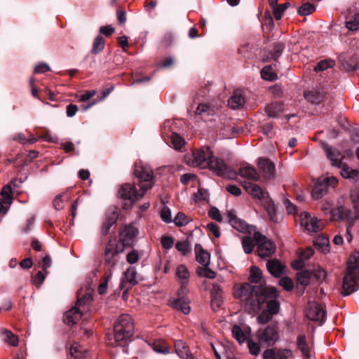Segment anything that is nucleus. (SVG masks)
Segmentation results:
<instances>
[{"mask_svg": "<svg viewBox=\"0 0 359 359\" xmlns=\"http://www.w3.org/2000/svg\"><path fill=\"white\" fill-rule=\"evenodd\" d=\"M265 295L274 297L276 289L274 287H261L245 283L234 292L235 298L240 300L242 305L249 313L259 311L265 302Z\"/></svg>", "mask_w": 359, "mask_h": 359, "instance_id": "nucleus-1", "label": "nucleus"}, {"mask_svg": "<svg viewBox=\"0 0 359 359\" xmlns=\"http://www.w3.org/2000/svg\"><path fill=\"white\" fill-rule=\"evenodd\" d=\"M135 175L138 179L137 186L133 184H124L121 187L119 194L123 199L135 202L140 200L148 189H151L154 185L153 170L147 166L141 163H136Z\"/></svg>", "mask_w": 359, "mask_h": 359, "instance_id": "nucleus-2", "label": "nucleus"}, {"mask_svg": "<svg viewBox=\"0 0 359 359\" xmlns=\"http://www.w3.org/2000/svg\"><path fill=\"white\" fill-rule=\"evenodd\" d=\"M187 164L201 169L209 168L219 176L228 175V168L223 160L215 157L208 147H203L187 156Z\"/></svg>", "mask_w": 359, "mask_h": 359, "instance_id": "nucleus-3", "label": "nucleus"}, {"mask_svg": "<svg viewBox=\"0 0 359 359\" xmlns=\"http://www.w3.org/2000/svg\"><path fill=\"white\" fill-rule=\"evenodd\" d=\"M134 324L128 314L121 315L114 325V334L107 337V344L112 347L123 346L133 334Z\"/></svg>", "mask_w": 359, "mask_h": 359, "instance_id": "nucleus-4", "label": "nucleus"}, {"mask_svg": "<svg viewBox=\"0 0 359 359\" xmlns=\"http://www.w3.org/2000/svg\"><path fill=\"white\" fill-rule=\"evenodd\" d=\"M241 184L249 194L263 203L271 220L274 221L276 210L274 204L269 198V193L264 191L259 186L252 182L244 181Z\"/></svg>", "mask_w": 359, "mask_h": 359, "instance_id": "nucleus-5", "label": "nucleus"}, {"mask_svg": "<svg viewBox=\"0 0 359 359\" xmlns=\"http://www.w3.org/2000/svg\"><path fill=\"white\" fill-rule=\"evenodd\" d=\"M332 202L325 201L320 207V210L324 215L328 216L330 220H351L353 219L351 210L342 206H338L334 208Z\"/></svg>", "mask_w": 359, "mask_h": 359, "instance_id": "nucleus-6", "label": "nucleus"}, {"mask_svg": "<svg viewBox=\"0 0 359 359\" xmlns=\"http://www.w3.org/2000/svg\"><path fill=\"white\" fill-rule=\"evenodd\" d=\"M359 288V271L356 266H347L343 280L341 294L347 296Z\"/></svg>", "mask_w": 359, "mask_h": 359, "instance_id": "nucleus-7", "label": "nucleus"}, {"mask_svg": "<svg viewBox=\"0 0 359 359\" xmlns=\"http://www.w3.org/2000/svg\"><path fill=\"white\" fill-rule=\"evenodd\" d=\"M256 337L261 346H271L279 339L278 327L276 325H267L257 332Z\"/></svg>", "mask_w": 359, "mask_h": 359, "instance_id": "nucleus-8", "label": "nucleus"}, {"mask_svg": "<svg viewBox=\"0 0 359 359\" xmlns=\"http://www.w3.org/2000/svg\"><path fill=\"white\" fill-rule=\"evenodd\" d=\"M338 183L334 177L319 179L314 185L311 196L314 200H319L327 194Z\"/></svg>", "mask_w": 359, "mask_h": 359, "instance_id": "nucleus-9", "label": "nucleus"}, {"mask_svg": "<svg viewBox=\"0 0 359 359\" xmlns=\"http://www.w3.org/2000/svg\"><path fill=\"white\" fill-rule=\"evenodd\" d=\"M254 240L257 245V254L260 257H268L275 252L276 249L275 243L267 240L266 236L261 233L255 231L254 233Z\"/></svg>", "mask_w": 359, "mask_h": 359, "instance_id": "nucleus-10", "label": "nucleus"}, {"mask_svg": "<svg viewBox=\"0 0 359 359\" xmlns=\"http://www.w3.org/2000/svg\"><path fill=\"white\" fill-rule=\"evenodd\" d=\"M123 250V248L119 247L115 241L109 242L104 251V264L107 269H111L113 271V268L118 262V255Z\"/></svg>", "mask_w": 359, "mask_h": 359, "instance_id": "nucleus-11", "label": "nucleus"}, {"mask_svg": "<svg viewBox=\"0 0 359 359\" xmlns=\"http://www.w3.org/2000/svg\"><path fill=\"white\" fill-rule=\"evenodd\" d=\"M299 217L302 226L309 232L316 233L321 231L323 228L322 221L316 217H312L307 212H302Z\"/></svg>", "mask_w": 359, "mask_h": 359, "instance_id": "nucleus-12", "label": "nucleus"}, {"mask_svg": "<svg viewBox=\"0 0 359 359\" xmlns=\"http://www.w3.org/2000/svg\"><path fill=\"white\" fill-rule=\"evenodd\" d=\"M175 276L178 284L180 285L179 295H184L188 292L187 285L189 283L191 273L188 268L184 264L177 266L175 271Z\"/></svg>", "mask_w": 359, "mask_h": 359, "instance_id": "nucleus-13", "label": "nucleus"}, {"mask_svg": "<svg viewBox=\"0 0 359 359\" xmlns=\"http://www.w3.org/2000/svg\"><path fill=\"white\" fill-rule=\"evenodd\" d=\"M307 318L323 324L325 321L326 312L322 306L316 302H309L305 310Z\"/></svg>", "mask_w": 359, "mask_h": 359, "instance_id": "nucleus-14", "label": "nucleus"}, {"mask_svg": "<svg viewBox=\"0 0 359 359\" xmlns=\"http://www.w3.org/2000/svg\"><path fill=\"white\" fill-rule=\"evenodd\" d=\"M226 214L229 224L238 231L250 233L255 231V227L248 225L244 220L238 218L233 210H227Z\"/></svg>", "mask_w": 359, "mask_h": 359, "instance_id": "nucleus-15", "label": "nucleus"}, {"mask_svg": "<svg viewBox=\"0 0 359 359\" xmlns=\"http://www.w3.org/2000/svg\"><path fill=\"white\" fill-rule=\"evenodd\" d=\"M320 145L323 151L325 152L327 158L330 161L332 166L341 168L344 156L341 151L325 142H320Z\"/></svg>", "mask_w": 359, "mask_h": 359, "instance_id": "nucleus-16", "label": "nucleus"}, {"mask_svg": "<svg viewBox=\"0 0 359 359\" xmlns=\"http://www.w3.org/2000/svg\"><path fill=\"white\" fill-rule=\"evenodd\" d=\"M257 166L266 180H273L276 176L275 164L267 158H259Z\"/></svg>", "mask_w": 359, "mask_h": 359, "instance_id": "nucleus-17", "label": "nucleus"}, {"mask_svg": "<svg viewBox=\"0 0 359 359\" xmlns=\"http://www.w3.org/2000/svg\"><path fill=\"white\" fill-rule=\"evenodd\" d=\"M211 307L213 311L219 309L223 303L222 290L218 284H213L211 289Z\"/></svg>", "mask_w": 359, "mask_h": 359, "instance_id": "nucleus-18", "label": "nucleus"}, {"mask_svg": "<svg viewBox=\"0 0 359 359\" xmlns=\"http://www.w3.org/2000/svg\"><path fill=\"white\" fill-rule=\"evenodd\" d=\"M238 175L248 180L258 181L260 178L259 174L255 168L249 165L241 166L238 170Z\"/></svg>", "mask_w": 359, "mask_h": 359, "instance_id": "nucleus-19", "label": "nucleus"}, {"mask_svg": "<svg viewBox=\"0 0 359 359\" xmlns=\"http://www.w3.org/2000/svg\"><path fill=\"white\" fill-rule=\"evenodd\" d=\"M138 230L133 225L126 226L121 233V240L123 245H129L137 236Z\"/></svg>", "mask_w": 359, "mask_h": 359, "instance_id": "nucleus-20", "label": "nucleus"}, {"mask_svg": "<svg viewBox=\"0 0 359 359\" xmlns=\"http://www.w3.org/2000/svg\"><path fill=\"white\" fill-rule=\"evenodd\" d=\"M79 308L76 305L65 313L63 320L65 324L73 325L79 320L81 317V311Z\"/></svg>", "mask_w": 359, "mask_h": 359, "instance_id": "nucleus-21", "label": "nucleus"}, {"mask_svg": "<svg viewBox=\"0 0 359 359\" xmlns=\"http://www.w3.org/2000/svg\"><path fill=\"white\" fill-rule=\"evenodd\" d=\"M284 111V107L280 102H273L265 107V112L269 117L279 118Z\"/></svg>", "mask_w": 359, "mask_h": 359, "instance_id": "nucleus-22", "label": "nucleus"}, {"mask_svg": "<svg viewBox=\"0 0 359 359\" xmlns=\"http://www.w3.org/2000/svg\"><path fill=\"white\" fill-rule=\"evenodd\" d=\"M266 266L269 272L275 277H280L284 273L285 266L277 259L269 260Z\"/></svg>", "mask_w": 359, "mask_h": 359, "instance_id": "nucleus-23", "label": "nucleus"}, {"mask_svg": "<svg viewBox=\"0 0 359 359\" xmlns=\"http://www.w3.org/2000/svg\"><path fill=\"white\" fill-rule=\"evenodd\" d=\"M195 253L196 261L204 266H207L210 264V254L205 251L201 245L196 244L195 245Z\"/></svg>", "mask_w": 359, "mask_h": 359, "instance_id": "nucleus-24", "label": "nucleus"}, {"mask_svg": "<svg viewBox=\"0 0 359 359\" xmlns=\"http://www.w3.org/2000/svg\"><path fill=\"white\" fill-rule=\"evenodd\" d=\"M245 104V97L241 91L236 90L228 100L229 106L233 109H239L243 107Z\"/></svg>", "mask_w": 359, "mask_h": 359, "instance_id": "nucleus-25", "label": "nucleus"}, {"mask_svg": "<svg viewBox=\"0 0 359 359\" xmlns=\"http://www.w3.org/2000/svg\"><path fill=\"white\" fill-rule=\"evenodd\" d=\"M339 60L344 68L348 72L354 71L358 68V61L353 60L351 57H348L346 55H341L339 57Z\"/></svg>", "mask_w": 359, "mask_h": 359, "instance_id": "nucleus-26", "label": "nucleus"}, {"mask_svg": "<svg viewBox=\"0 0 359 359\" xmlns=\"http://www.w3.org/2000/svg\"><path fill=\"white\" fill-rule=\"evenodd\" d=\"M278 296V292H276V295L274 297H270L268 295H265V302L267 303V310L269 313L272 316L276 314L279 311L280 304L278 302L276 299Z\"/></svg>", "mask_w": 359, "mask_h": 359, "instance_id": "nucleus-27", "label": "nucleus"}, {"mask_svg": "<svg viewBox=\"0 0 359 359\" xmlns=\"http://www.w3.org/2000/svg\"><path fill=\"white\" fill-rule=\"evenodd\" d=\"M117 215L115 212H111L106 217L102 226V233L103 235H107L111 229V227L116 222Z\"/></svg>", "mask_w": 359, "mask_h": 359, "instance_id": "nucleus-28", "label": "nucleus"}, {"mask_svg": "<svg viewBox=\"0 0 359 359\" xmlns=\"http://www.w3.org/2000/svg\"><path fill=\"white\" fill-rule=\"evenodd\" d=\"M175 348L177 354L182 358H187L189 355V347L182 340H177L175 343Z\"/></svg>", "mask_w": 359, "mask_h": 359, "instance_id": "nucleus-29", "label": "nucleus"}, {"mask_svg": "<svg viewBox=\"0 0 359 359\" xmlns=\"http://www.w3.org/2000/svg\"><path fill=\"white\" fill-rule=\"evenodd\" d=\"M189 302L185 299L184 297H180L175 300L172 306L178 310H180L184 314H188L190 311V306H189Z\"/></svg>", "mask_w": 359, "mask_h": 359, "instance_id": "nucleus-30", "label": "nucleus"}, {"mask_svg": "<svg viewBox=\"0 0 359 359\" xmlns=\"http://www.w3.org/2000/svg\"><path fill=\"white\" fill-rule=\"evenodd\" d=\"M305 99L312 104H318L323 102V95L318 91H309L304 93Z\"/></svg>", "mask_w": 359, "mask_h": 359, "instance_id": "nucleus-31", "label": "nucleus"}, {"mask_svg": "<svg viewBox=\"0 0 359 359\" xmlns=\"http://www.w3.org/2000/svg\"><path fill=\"white\" fill-rule=\"evenodd\" d=\"M297 344L298 348L301 351L302 354L305 358L310 356L309 350L306 344V339L305 334H299L297 338Z\"/></svg>", "mask_w": 359, "mask_h": 359, "instance_id": "nucleus-32", "label": "nucleus"}, {"mask_svg": "<svg viewBox=\"0 0 359 359\" xmlns=\"http://www.w3.org/2000/svg\"><path fill=\"white\" fill-rule=\"evenodd\" d=\"M1 335L4 337L5 342L13 346H17L18 345V338L16 335L12 333L10 330L6 329L1 330Z\"/></svg>", "mask_w": 359, "mask_h": 359, "instance_id": "nucleus-33", "label": "nucleus"}, {"mask_svg": "<svg viewBox=\"0 0 359 359\" xmlns=\"http://www.w3.org/2000/svg\"><path fill=\"white\" fill-rule=\"evenodd\" d=\"M137 270L133 266H130L124 273V278L128 283L131 286L137 283Z\"/></svg>", "mask_w": 359, "mask_h": 359, "instance_id": "nucleus-34", "label": "nucleus"}, {"mask_svg": "<svg viewBox=\"0 0 359 359\" xmlns=\"http://www.w3.org/2000/svg\"><path fill=\"white\" fill-rule=\"evenodd\" d=\"M113 275V271L111 269H107L105 272V276L103 278L102 282L98 286L97 291L99 294H103L107 291V287L108 281L111 278Z\"/></svg>", "mask_w": 359, "mask_h": 359, "instance_id": "nucleus-35", "label": "nucleus"}, {"mask_svg": "<svg viewBox=\"0 0 359 359\" xmlns=\"http://www.w3.org/2000/svg\"><path fill=\"white\" fill-rule=\"evenodd\" d=\"M315 245L319 247L321 251L326 254L330 252L329 239L325 236H319L314 241Z\"/></svg>", "mask_w": 359, "mask_h": 359, "instance_id": "nucleus-36", "label": "nucleus"}, {"mask_svg": "<svg viewBox=\"0 0 359 359\" xmlns=\"http://www.w3.org/2000/svg\"><path fill=\"white\" fill-rule=\"evenodd\" d=\"M262 271L257 266H252L250 268V275L249 277L250 281L255 283H262Z\"/></svg>", "mask_w": 359, "mask_h": 359, "instance_id": "nucleus-37", "label": "nucleus"}, {"mask_svg": "<svg viewBox=\"0 0 359 359\" xmlns=\"http://www.w3.org/2000/svg\"><path fill=\"white\" fill-rule=\"evenodd\" d=\"M256 241L254 240V237L252 238L250 236H244L242 240V246L244 252L246 254H250L252 252Z\"/></svg>", "mask_w": 359, "mask_h": 359, "instance_id": "nucleus-38", "label": "nucleus"}, {"mask_svg": "<svg viewBox=\"0 0 359 359\" xmlns=\"http://www.w3.org/2000/svg\"><path fill=\"white\" fill-rule=\"evenodd\" d=\"M341 175L344 178L346 179H354L357 177L358 171L355 169H353L346 165L341 164Z\"/></svg>", "mask_w": 359, "mask_h": 359, "instance_id": "nucleus-39", "label": "nucleus"}, {"mask_svg": "<svg viewBox=\"0 0 359 359\" xmlns=\"http://www.w3.org/2000/svg\"><path fill=\"white\" fill-rule=\"evenodd\" d=\"M261 76L263 79L273 81L277 79V74L272 71L271 66H266L261 70Z\"/></svg>", "mask_w": 359, "mask_h": 359, "instance_id": "nucleus-40", "label": "nucleus"}, {"mask_svg": "<svg viewBox=\"0 0 359 359\" xmlns=\"http://www.w3.org/2000/svg\"><path fill=\"white\" fill-rule=\"evenodd\" d=\"M231 332L233 337L239 344H242L246 340V336L240 326L233 325Z\"/></svg>", "mask_w": 359, "mask_h": 359, "instance_id": "nucleus-41", "label": "nucleus"}, {"mask_svg": "<svg viewBox=\"0 0 359 359\" xmlns=\"http://www.w3.org/2000/svg\"><path fill=\"white\" fill-rule=\"evenodd\" d=\"M346 27L351 31H356L359 29V13H355L346 22Z\"/></svg>", "mask_w": 359, "mask_h": 359, "instance_id": "nucleus-42", "label": "nucleus"}, {"mask_svg": "<svg viewBox=\"0 0 359 359\" xmlns=\"http://www.w3.org/2000/svg\"><path fill=\"white\" fill-rule=\"evenodd\" d=\"M104 48V39L102 36L98 35L97 36L93 41L92 53L93 54H97L100 51H102Z\"/></svg>", "mask_w": 359, "mask_h": 359, "instance_id": "nucleus-43", "label": "nucleus"}, {"mask_svg": "<svg viewBox=\"0 0 359 359\" xmlns=\"http://www.w3.org/2000/svg\"><path fill=\"white\" fill-rule=\"evenodd\" d=\"M311 273L309 271H303L298 273L297 283L305 287L310 283Z\"/></svg>", "mask_w": 359, "mask_h": 359, "instance_id": "nucleus-44", "label": "nucleus"}, {"mask_svg": "<svg viewBox=\"0 0 359 359\" xmlns=\"http://www.w3.org/2000/svg\"><path fill=\"white\" fill-rule=\"evenodd\" d=\"M335 62L333 60H321L316 65L314 70L316 72L324 71L328 68H332L334 66Z\"/></svg>", "mask_w": 359, "mask_h": 359, "instance_id": "nucleus-45", "label": "nucleus"}, {"mask_svg": "<svg viewBox=\"0 0 359 359\" xmlns=\"http://www.w3.org/2000/svg\"><path fill=\"white\" fill-rule=\"evenodd\" d=\"M171 142L175 149H180L185 144L184 140L176 133L171 135Z\"/></svg>", "mask_w": 359, "mask_h": 359, "instance_id": "nucleus-46", "label": "nucleus"}, {"mask_svg": "<svg viewBox=\"0 0 359 359\" xmlns=\"http://www.w3.org/2000/svg\"><path fill=\"white\" fill-rule=\"evenodd\" d=\"M290 6V3L287 2L283 4L278 5L273 10V13L276 20H280L283 13Z\"/></svg>", "mask_w": 359, "mask_h": 359, "instance_id": "nucleus-47", "label": "nucleus"}, {"mask_svg": "<svg viewBox=\"0 0 359 359\" xmlns=\"http://www.w3.org/2000/svg\"><path fill=\"white\" fill-rule=\"evenodd\" d=\"M48 272L42 271H39L32 278V283L37 287H39L45 280L46 276H47Z\"/></svg>", "mask_w": 359, "mask_h": 359, "instance_id": "nucleus-48", "label": "nucleus"}, {"mask_svg": "<svg viewBox=\"0 0 359 359\" xmlns=\"http://www.w3.org/2000/svg\"><path fill=\"white\" fill-rule=\"evenodd\" d=\"M314 10L315 7L313 4L306 3L298 8V13L300 15H308L312 13L314 11Z\"/></svg>", "mask_w": 359, "mask_h": 359, "instance_id": "nucleus-49", "label": "nucleus"}, {"mask_svg": "<svg viewBox=\"0 0 359 359\" xmlns=\"http://www.w3.org/2000/svg\"><path fill=\"white\" fill-rule=\"evenodd\" d=\"M175 248L183 255H187L191 252V248L187 241H177L175 244Z\"/></svg>", "mask_w": 359, "mask_h": 359, "instance_id": "nucleus-50", "label": "nucleus"}, {"mask_svg": "<svg viewBox=\"0 0 359 359\" xmlns=\"http://www.w3.org/2000/svg\"><path fill=\"white\" fill-rule=\"evenodd\" d=\"M11 192L12 189L9 185L4 187L1 191V195L3 198V200L5 201L8 205L12 203Z\"/></svg>", "mask_w": 359, "mask_h": 359, "instance_id": "nucleus-51", "label": "nucleus"}, {"mask_svg": "<svg viewBox=\"0 0 359 359\" xmlns=\"http://www.w3.org/2000/svg\"><path fill=\"white\" fill-rule=\"evenodd\" d=\"M284 48H285L284 43H280V42L276 43L273 45V49L271 50V57L274 60H276L277 57H278L282 54Z\"/></svg>", "mask_w": 359, "mask_h": 359, "instance_id": "nucleus-52", "label": "nucleus"}, {"mask_svg": "<svg viewBox=\"0 0 359 359\" xmlns=\"http://www.w3.org/2000/svg\"><path fill=\"white\" fill-rule=\"evenodd\" d=\"M279 284L287 291H291L294 287L292 280L288 277H283L280 279Z\"/></svg>", "mask_w": 359, "mask_h": 359, "instance_id": "nucleus-53", "label": "nucleus"}, {"mask_svg": "<svg viewBox=\"0 0 359 359\" xmlns=\"http://www.w3.org/2000/svg\"><path fill=\"white\" fill-rule=\"evenodd\" d=\"M173 221H174L175 224L179 226H182L189 223L188 218L182 212L177 213V215L175 216Z\"/></svg>", "mask_w": 359, "mask_h": 359, "instance_id": "nucleus-54", "label": "nucleus"}, {"mask_svg": "<svg viewBox=\"0 0 359 359\" xmlns=\"http://www.w3.org/2000/svg\"><path fill=\"white\" fill-rule=\"evenodd\" d=\"M70 353L75 359H80L83 356V350L77 344H74L70 348Z\"/></svg>", "mask_w": 359, "mask_h": 359, "instance_id": "nucleus-55", "label": "nucleus"}, {"mask_svg": "<svg viewBox=\"0 0 359 359\" xmlns=\"http://www.w3.org/2000/svg\"><path fill=\"white\" fill-rule=\"evenodd\" d=\"M259 345V342L256 343L252 340H249L248 341V346L250 353L254 355H258L260 353Z\"/></svg>", "mask_w": 359, "mask_h": 359, "instance_id": "nucleus-56", "label": "nucleus"}, {"mask_svg": "<svg viewBox=\"0 0 359 359\" xmlns=\"http://www.w3.org/2000/svg\"><path fill=\"white\" fill-rule=\"evenodd\" d=\"M140 259L139 253L137 250H133L126 255V261L130 264L136 263Z\"/></svg>", "mask_w": 359, "mask_h": 359, "instance_id": "nucleus-57", "label": "nucleus"}, {"mask_svg": "<svg viewBox=\"0 0 359 359\" xmlns=\"http://www.w3.org/2000/svg\"><path fill=\"white\" fill-rule=\"evenodd\" d=\"M359 252L355 251L349 257L348 261V266H356L357 271H359Z\"/></svg>", "mask_w": 359, "mask_h": 359, "instance_id": "nucleus-58", "label": "nucleus"}, {"mask_svg": "<svg viewBox=\"0 0 359 359\" xmlns=\"http://www.w3.org/2000/svg\"><path fill=\"white\" fill-rule=\"evenodd\" d=\"M161 217L165 223L172 222L171 212L168 208L164 207L161 211Z\"/></svg>", "mask_w": 359, "mask_h": 359, "instance_id": "nucleus-59", "label": "nucleus"}, {"mask_svg": "<svg viewBox=\"0 0 359 359\" xmlns=\"http://www.w3.org/2000/svg\"><path fill=\"white\" fill-rule=\"evenodd\" d=\"M208 215L212 219L216 220L217 222H222V217L220 214L219 210L217 208H211L209 210Z\"/></svg>", "mask_w": 359, "mask_h": 359, "instance_id": "nucleus-60", "label": "nucleus"}, {"mask_svg": "<svg viewBox=\"0 0 359 359\" xmlns=\"http://www.w3.org/2000/svg\"><path fill=\"white\" fill-rule=\"evenodd\" d=\"M272 316L268 311H264L257 317V321L260 324H265L271 319Z\"/></svg>", "mask_w": 359, "mask_h": 359, "instance_id": "nucleus-61", "label": "nucleus"}, {"mask_svg": "<svg viewBox=\"0 0 359 359\" xmlns=\"http://www.w3.org/2000/svg\"><path fill=\"white\" fill-rule=\"evenodd\" d=\"M276 355L280 359H287L292 355V352L290 349L287 348L278 349L276 352Z\"/></svg>", "mask_w": 359, "mask_h": 359, "instance_id": "nucleus-62", "label": "nucleus"}, {"mask_svg": "<svg viewBox=\"0 0 359 359\" xmlns=\"http://www.w3.org/2000/svg\"><path fill=\"white\" fill-rule=\"evenodd\" d=\"M161 243L163 248L169 250L173 246L174 240L170 236H163Z\"/></svg>", "mask_w": 359, "mask_h": 359, "instance_id": "nucleus-63", "label": "nucleus"}, {"mask_svg": "<svg viewBox=\"0 0 359 359\" xmlns=\"http://www.w3.org/2000/svg\"><path fill=\"white\" fill-rule=\"evenodd\" d=\"M93 299L92 295L90 293H86L83 297H78L76 306L81 307L83 304L90 303Z\"/></svg>", "mask_w": 359, "mask_h": 359, "instance_id": "nucleus-64", "label": "nucleus"}]
</instances>
